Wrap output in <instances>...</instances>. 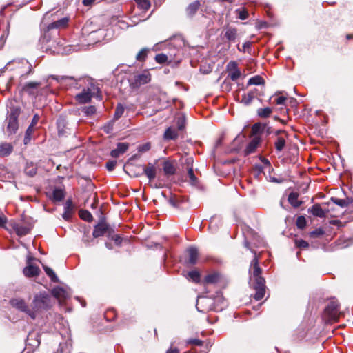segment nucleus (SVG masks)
Returning <instances> with one entry per match:
<instances>
[{
	"instance_id": "obj_1",
	"label": "nucleus",
	"mask_w": 353,
	"mask_h": 353,
	"mask_svg": "<svg viewBox=\"0 0 353 353\" xmlns=\"http://www.w3.org/2000/svg\"><path fill=\"white\" fill-rule=\"evenodd\" d=\"M252 266L253 269L252 279L253 288L256 291L254 296V299L259 301L264 297L265 292V279L261 276V269L259 266L258 259L254 257L252 261Z\"/></svg>"
},
{
	"instance_id": "obj_2",
	"label": "nucleus",
	"mask_w": 353,
	"mask_h": 353,
	"mask_svg": "<svg viewBox=\"0 0 353 353\" xmlns=\"http://www.w3.org/2000/svg\"><path fill=\"white\" fill-rule=\"evenodd\" d=\"M50 297L46 292L37 294L32 301L30 312L34 314V319L51 307Z\"/></svg>"
},
{
	"instance_id": "obj_3",
	"label": "nucleus",
	"mask_w": 353,
	"mask_h": 353,
	"mask_svg": "<svg viewBox=\"0 0 353 353\" xmlns=\"http://www.w3.org/2000/svg\"><path fill=\"white\" fill-rule=\"evenodd\" d=\"M21 114V108L17 106H13L10 108L6 119V132L8 135L15 134L19 128L18 118Z\"/></svg>"
},
{
	"instance_id": "obj_4",
	"label": "nucleus",
	"mask_w": 353,
	"mask_h": 353,
	"mask_svg": "<svg viewBox=\"0 0 353 353\" xmlns=\"http://www.w3.org/2000/svg\"><path fill=\"white\" fill-rule=\"evenodd\" d=\"M99 93V88L94 84L90 83L87 88L83 89L81 92L77 94L75 99L79 103H86L94 97L101 99V95Z\"/></svg>"
},
{
	"instance_id": "obj_5",
	"label": "nucleus",
	"mask_w": 353,
	"mask_h": 353,
	"mask_svg": "<svg viewBox=\"0 0 353 353\" xmlns=\"http://www.w3.org/2000/svg\"><path fill=\"white\" fill-rule=\"evenodd\" d=\"M341 313L339 312V303L334 299H331L324 310V316L329 322L336 321Z\"/></svg>"
},
{
	"instance_id": "obj_6",
	"label": "nucleus",
	"mask_w": 353,
	"mask_h": 353,
	"mask_svg": "<svg viewBox=\"0 0 353 353\" xmlns=\"http://www.w3.org/2000/svg\"><path fill=\"white\" fill-rule=\"evenodd\" d=\"M151 80V74L148 70H144L141 73L135 74L130 80V85L133 88H139L149 83Z\"/></svg>"
},
{
	"instance_id": "obj_7",
	"label": "nucleus",
	"mask_w": 353,
	"mask_h": 353,
	"mask_svg": "<svg viewBox=\"0 0 353 353\" xmlns=\"http://www.w3.org/2000/svg\"><path fill=\"white\" fill-rule=\"evenodd\" d=\"M10 303L13 307L26 313L31 319H34V314L30 312V307H28L23 299L20 298L12 299L10 301Z\"/></svg>"
},
{
	"instance_id": "obj_8",
	"label": "nucleus",
	"mask_w": 353,
	"mask_h": 353,
	"mask_svg": "<svg viewBox=\"0 0 353 353\" xmlns=\"http://www.w3.org/2000/svg\"><path fill=\"white\" fill-rule=\"evenodd\" d=\"M12 227L18 236H24L30 232L32 226L27 223H13Z\"/></svg>"
},
{
	"instance_id": "obj_9",
	"label": "nucleus",
	"mask_w": 353,
	"mask_h": 353,
	"mask_svg": "<svg viewBox=\"0 0 353 353\" xmlns=\"http://www.w3.org/2000/svg\"><path fill=\"white\" fill-rule=\"evenodd\" d=\"M227 71L228 72V77L233 81H236L241 76V72L235 61H230L228 63Z\"/></svg>"
},
{
	"instance_id": "obj_10",
	"label": "nucleus",
	"mask_w": 353,
	"mask_h": 353,
	"mask_svg": "<svg viewBox=\"0 0 353 353\" xmlns=\"http://www.w3.org/2000/svg\"><path fill=\"white\" fill-rule=\"evenodd\" d=\"M212 300L206 297H199L197 300L196 308L199 312L205 313L211 310Z\"/></svg>"
},
{
	"instance_id": "obj_11",
	"label": "nucleus",
	"mask_w": 353,
	"mask_h": 353,
	"mask_svg": "<svg viewBox=\"0 0 353 353\" xmlns=\"http://www.w3.org/2000/svg\"><path fill=\"white\" fill-rule=\"evenodd\" d=\"M276 139L274 143L275 148L277 151H282L285 145V139L287 134L283 131H277L276 132Z\"/></svg>"
},
{
	"instance_id": "obj_12",
	"label": "nucleus",
	"mask_w": 353,
	"mask_h": 353,
	"mask_svg": "<svg viewBox=\"0 0 353 353\" xmlns=\"http://www.w3.org/2000/svg\"><path fill=\"white\" fill-rule=\"evenodd\" d=\"M261 137L259 136L253 137L251 141L248 143L245 149L244 150L245 155H249L250 154L254 153L256 148L261 143Z\"/></svg>"
},
{
	"instance_id": "obj_13",
	"label": "nucleus",
	"mask_w": 353,
	"mask_h": 353,
	"mask_svg": "<svg viewBox=\"0 0 353 353\" xmlns=\"http://www.w3.org/2000/svg\"><path fill=\"white\" fill-rule=\"evenodd\" d=\"M51 78L56 80L61 85H72L76 84V79L71 76H51Z\"/></svg>"
},
{
	"instance_id": "obj_14",
	"label": "nucleus",
	"mask_w": 353,
	"mask_h": 353,
	"mask_svg": "<svg viewBox=\"0 0 353 353\" xmlns=\"http://www.w3.org/2000/svg\"><path fill=\"white\" fill-rule=\"evenodd\" d=\"M52 294L54 296L59 303L64 301L68 296V292L61 287H56L52 289Z\"/></svg>"
},
{
	"instance_id": "obj_15",
	"label": "nucleus",
	"mask_w": 353,
	"mask_h": 353,
	"mask_svg": "<svg viewBox=\"0 0 353 353\" xmlns=\"http://www.w3.org/2000/svg\"><path fill=\"white\" fill-rule=\"evenodd\" d=\"M108 225L104 222L99 223L97 224L93 230V236L95 238L102 236L107 232Z\"/></svg>"
},
{
	"instance_id": "obj_16",
	"label": "nucleus",
	"mask_w": 353,
	"mask_h": 353,
	"mask_svg": "<svg viewBox=\"0 0 353 353\" xmlns=\"http://www.w3.org/2000/svg\"><path fill=\"white\" fill-rule=\"evenodd\" d=\"M129 148V144L127 143H119L117 144V147L116 149L111 151V156L112 157L117 158L120 156V154H123L127 151Z\"/></svg>"
},
{
	"instance_id": "obj_17",
	"label": "nucleus",
	"mask_w": 353,
	"mask_h": 353,
	"mask_svg": "<svg viewBox=\"0 0 353 353\" xmlns=\"http://www.w3.org/2000/svg\"><path fill=\"white\" fill-rule=\"evenodd\" d=\"M201 3L199 1H194V2L190 3L185 9L186 14L189 17H192L199 9Z\"/></svg>"
},
{
	"instance_id": "obj_18",
	"label": "nucleus",
	"mask_w": 353,
	"mask_h": 353,
	"mask_svg": "<svg viewBox=\"0 0 353 353\" xmlns=\"http://www.w3.org/2000/svg\"><path fill=\"white\" fill-rule=\"evenodd\" d=\"M72 212V202L71 200H67L64 205V212L63 213L62 216L65 220L68 221L71 218Z\"/></svg>"
},
{
	"instance_id": "obj_19",
	"label": "nucleus",
	"mask_w": 353,
	"mask_h": 353,
	"mask_svg": "<svg viewBox=\"0 0 353 353\" xmlns=\"http://www.w3.org/2000/svg\"><path fill=\"white\" fill-rule=\"evenodd\" d=\"M187 252L189 255L188 263H189L190 265L196 264L197 262L198 256H199V252H198L197 249L196 248L191 247L187 250Z\"/></svg>"
},
{
	"instance_id": "obj_20",
	"label": "nucleus",
	"mask_w": 353,
	"mask_h": 353,
	"mask_svg": "<svg viewBox=\"0 0 353 353\" xmlns=\"http://www.w3.org/2000/svg\"><path fill=\"white\" fill-rule=\"evenodd\" d=\"M143 172L150 181H152L156 177V167L150 163L144 168Z\"/></svg>"
},
{
	"instance_id": "obj_21",
	"label": "nucleus",
	"mask_w": 353,
	"mask_h": 353,
	"mask_svg": "<svg viewBox=\"0 0 353 353\" xmlns=\"http://www.w3.org/2000/svg\"><path fill=\"white\" fill-rule=\"evenodd\" d=\"M39 272L40 270L39 268L32 265H28L23 269V274L27 277H33L37 276L39 275Z\"/></svg>"
},
{
	"instance_id": "obj_22",
	"label": "nucleus",
	"mask_w": 353,
	"mask_h": 353,
	"mask_svg": "<svg viewBox=\"0 0 353 353\" xmlns=\"http://www.w3.org/2000/svg\"><path fill=\"white\" fill-rule=\"evenodd\" d=\"M68 22V18H65V17L62 18L59 20H57L56 21H54V22L50 23L48 26V29L51 30V29H59V28H65L67 26Z\"/></svg>"
},
{
	"instance_id": "obj_23",
	"label": "nucleus",
	"mask_w": 353,
	"mask_h": 353,
	"mask_svg": "<svg viewBox=\"0 0 353 353\" xmlns=\"http://www.w3.org/2000/svg\"><path fill=\"white\" fill-rule=\"evenodd\" d=\"M310 212L314 216L323 218L325 216V211L321 208L319 204H315L309 209Z\"/></svg>"
},
{
	"instance_id": "obj_24",
	"label": "nucleus",
	"mask_w": 353,
	"mask_h": 353,
	"mask_svg": "<svg viewBox=\"0 0 353 353\" xmlns=\"http://www.w3.org/2000/svg\"><path fill=\"white\" fill-rule=\"evenodd\" d=\"M13 150V146L8 143L0 144V157H4L10 155Z\"/></svg>"
},
{
	"instance_id": "obj_25",
	"label": "nucleus",
	"mask_w": 353,
	"mask_h": 353,
	"mask_svg": "<svg viewBox=\"0 0 353 353\" xmlns=\"http://www.w3.org/2000/svg\"><path fill=\"white\" fill-rule=\"evenodd\" d=\"M58 132L59 135H63L66 132L65 128H67L68 122L64 117H59L57 122Z\"/></svg>"
},
{
	"instance_id": "obj_26",
	"label": "nucleus",
	"mask_w": 353,
	"mask_h": 353,
	"mask_svg": "<svg viewBox=\"0 0 353 353\" xmlns=\"http://www.w3.org/2000/svg\"><path fill=\"white\" fill-rule=\"evenodd\" d=\"M220 279V274L214 272L207 275L204 279V282L207 284H214L218 283Z\"/></svg>"
},
{
	"instance_id": "obj_27",
	"label": "nucleus",
	"mask_w": 353,
	"mask_h": 353,
	"mask_svg": "<svg viewBox=\"0 0 353 353\" xmlns=\"http://www.w3.org/2000/svg\"><path fill=\"white\" fill-rule=\"evenodd\" d=\"M288 201L294 208H298L301 204V201L299 200V194L296 192H291L289 194Z\"/></svg>"
},
{
	"instance_id": "obj_28",
	"label": "nucleus",
	"mask_w": 353,
	"mask_h": 353,
	"mask_svg": "<svg viewBox=\"0 0 353 353\" xmlns=\"http://www.w3.org/2000/svg\"><path fill=\"white\" fill-rule=\"evenodd\" d=\"M65 197L64 190L61 188H55L52 192V199L54 201H61Z\"/></svg>"
},
{
	"instance_id": "obj_29",
	"label": "nucleus",
	"mask_w": 353,
	"mask_h": 353,
	"mask_svg": "<svg viewBox=\"0 0 353 353\" xmlns=\"http://www.w3.org/2000/svg\"><path fill=\"white\" fill-rule=\"evenodd\" d=\"M256 91V89H254V90H252L247 94H244L242 96V99H241L242 103H243L245 105L250 104L252 101L253 99L255 97Z\"/></svg>"
},
{
	"instance_id": "obj_30",
	"label": "nucleus",
	"mask_w": 353,
	"mask_h": 353,
	"mask_svg": "<svg viewBox=\"0 0 353 353\" xmlns=\"http://www.w3.org/2000/svg\"><path fill=\"white\" fill-rule=\"evenodd\" d=\"M40 85L39 82H29L24 85L23 90L29 94H32V90L37 89Z\"/></svg>"
},
{
	"instance_id": "obj_31",
	"label": "nucleus",
	"mask_w": 353,
	"mask_h": 353,
	"mask_svg": "<svg viewBox=\"0 0 353 353\" xmlns=\"http://www.w3.org/2000/svg\"><path fill=\"white\" fill-rule=\"evenodd\" d=\"M237 37V30L235 28H228L225 32V37L230 41H235Z\"/></svg>"
},
{
	"instance_id": "obj_32",
	"label": "nucleus",
	"mask_w": 353,
	"mask_h": 353,
	"mask_svg": "<svg viewBox=\"0 0 353 353\" xmlns=\"http://www.w3.org/2000/svg\"><path fill=\"white\" fill-rule=\"evenodd\" d=\"M177 137L176 130L172 128H168L164 133V139L167 140L175 139Z\"/></svg>"
},
{
	"instance_id": "obj_33",
	"label": "nucleus",
	"mask_w": 353,
	"mask_h": 353,
	"mask_svg": "<svg viewBox=\"0 0 353 353\" xmlns=\"http://www.w3.org/2000/svg\"><path fill=\"white\" fill-rule=\"evenodd\" d=\"M265 128V125L263 124H261L260 123H256L253 125L252 128V134L254 137L259 136V134H261Z\"/></svg>"
},
{
	"instance_id": "obj_34",
	"label": "nucleus",
	"mask_w": 353,
	"mask_h": 353,
	"mask_svg": "<svg viewBox=\"0 0 353 353\" xmlns=\"http://www.w3.org/2000/svg\"><path fill=\"white\" fill-rule=\"evenodd\" d=\"M34 128L29 125L25 132V136H24V139H23V143L25 145H27L28 143H30V141L32 139V134L34 133Z\"/></svg>"
},
{
	"instance_id": "obj_35",
	"label": "nucleus",
	"mask_w": 353,
	"mask_h": 353,
	"mask_svg": "<svg viewBox=\"0 0 353 353\" xmlns=\"http://www.w3.org/2000/svg\"><path fill=\"white\" fill-rule=\"evenodd\" d=\"M43 270L46 274L50 278L52 282H58L59 279L54 271L49 267L43 265Z\"/></svg>"
},
{
	"instance_id": "obj_36",
	"label": "nucleus",
	"mask_w": 353,
	"mask_h": 353,
	"mask_svg": "<svg viewBox=\"0 0 353 353\" xmlns=\"http://www.w3.org/2000/svg\"><path fill=\"white\" fill-rule=\"evenodd\" d=\"M272 112V109L271 108L267 107L265 108H259L257 110L258 115L261 118H267L270 116Z\"/></svg>"
},
{
	"instance_id": "obj_37",
	"label": "nucleus",
	"mask_w": 353,
	"mask_h": 353,
	"mask_svg": "<svg viewBox=\"0 0 353 353\" xmlns=\"http://www.w3.org/2000/svg\"><path fill=\"white\" fill-rule=\"evenodd\" d=\"M50 43L48 45V47L50 48H54V49L51 50L53 53H63L64 51L60 48L62 46L60 41L57 42L53 41L50 42Z\"/></svg>"
},
{
	"instance_id": "obj_38",
	"label": "nucleus",
	"mask_w": 353,
	"mask_h": 353,
	"mask_svg": "<svg viewBox=\"0 0 353 353\" xmlns=\"http://www.w3.org/2000/svg\"><path fill=\"white\" fill-rule=\"evenodd\" d=\"M264 79L259 75L254 76L250 78L248 82V85H263Z\"/></svg>"
},
{
	"instance_id": "obj_39",
	"label": "nucleus",
	"mask_w": 353,
	"mask_h": 353,
	"mask_svg": "<svg viewBox=\"0 0 353 353\" xmlns=\"http://www.w3.org/2000/svg\"><path fill=\"white\" fill-rule=\"evenodd\" d=\"M79 216L81 219L88 221V222H90L92 221V219H93L92 215L88 210H81L79 211Z\"/></svg>"
},
{
	"instance_id": "obj_40",
	"label": "nucleus",
	"mask_w": 353,
	"mask_h": 353,
	"mask_svg": "<svg viewBox=\"0 0 353 353\" xmlns=\"http://www.w3.org/2000/svg\"><path fill=\"white\" fill-rule=\"evenodd\" d=\"M188 177L189 179V183L192 185H196L198 183V179L194 174L193 168H190L188 170Z\"/></svg>"
},
{
	"instance_id": "obj_41",
	"label": "nucleus",
	"mask_w": 353,
	"mask_h": 353,
	"mask_svg": "<svg viewBox=\"0 0 353 353\" xmlns=\"http://www.w3.org/2000/svg\"><path fill=\"white\" fill-rule=\"evenodd\" d=\"M163 170L166 174H173L175 172V168L170 162L165 161L163 164Z\"/></svg>"
},
{
	"instance_id": "obj_42",
	"label": "nucleus",
	"mask_w": 353,
	"mask_h": 353,
	"mask_svg": "<svg viewBox=\"0 0 353 353\" xmlns=\"http://www.w3.org/2000/svg\"><path fill=\"white\" fill-rule=\"evenodd\" d=\"M25 172L30 176H33L37 173V168L33 164H28L25 168Z\"/></svg>"
},
{
	"instance_id": "obj_43",
	"label": "nucleus",
	"mask_w": 353,
	"mask_h": 353,
	"mask_svg": "<svg viewBox=\"0 0 353 353\" xmlns=\"http://www.w3.org/2000/svg\"><path fill=\"white\" fill-rule=\"evenodd\" d=\"M188 278L195 283H199L200 281V274L196 270H192L188 273Z\"/></svg>"
},
{
	"instance_id": "obj_44",
	"label": "nucleus",
	"mask_w": 353,
	"mask_h": 353,
	"mask_svg": "<svg viewBox=\"0 0 353 353\" xmlns=\"http://www.w3.org/2000/svg\"><path fill=\"white\" fill-rule=\"evenodd\" d=\"M138 6L143 10H148L150 8V3L148 0H135Z\"/></svg>"
},
{
	"instance_id": "obj_45",
	"label": "nucleus",
	"mask_w": 353,
	"mask_h": 353,
	"mask_svg": "<svg viewBox=\"0 0 353 353\" xmlns=\"http://www.w3.org/2000/svg\"><path fill=\"white\" fill-rule=\"evenodd\" d=\"M124 110H125V108H124L123 105L121 104H118L116 108L115 112H114V119H119L123 114Z\"/></svg>"
},
{
	"instance_id": "obj_46",
	"label": "nucleus",
	"mask_w": 353,
	"mask_h": 353,
	"mask_svg": "<svg viewBox=\"0 0 353 353\" xmlns=\"http://www.w3.org/2000/svg\"><path fill=\"white\" fill-rule=\"evenodd\" d=\"M148 54V50L146 48H143L137 54L136 59L139 61H145Z\"/></svg>"
},
{
	"instance_id": "obj_47",
	"label": "nucleus",
	"mask_w": 353,
	"mask_h": 353,
	"mask_svg": "<svg viewBox=\"0 0 353 353\" xmlns=\"http://www.w3.org/2000/svg\"><path fill=\"white\" fill-rule=\"evenodd\" d=\"M306 219L304 216H300L296 219V226L300 229H303L306 225Z\"/></svg>"
},
{
	"instance_id": "obj_48",
	"label": "nucleus",
	"mask_w": 353,
	"mask_h": 353,
	"mask_svg": "<svg viewBox=\"0 0 353 353\" xmlns=\"http://www.w3.org/2000/svg\"><path fill=\"white\" fill-rule=\"evenodd\" d=\"M236 12L238 14V17L241 20H245L248 17V12L244 8L237 9Z\"/></svg>"
},
{
	"instance_id": "obj_49",
	"label": "nucleus",
	"mask_w": 353,
	"mask_h": 353,
	"mask_svg": "<svg viewBox=\"0 0 353 353\" xmlns=\"http://www.w3.org/2000/svg\"><path fill=\"white\" fill-rule=\"evenodd\" d=\"M331 201L335 204L341 206V207H346L348 205V202L345 199H337V198H332Z\"/></svg>"
},
{
	"instance_id": "obj_50",
	"label": "nucleus",
	"mask_w": 353,
	"mask_h": 353,
	"mask_svg": "<svg viewBox=\"0 0 353 353\" xmlns=\"http://www.w3.org/2000/svg\"><path fill=\"white\" fill-rule=\"evenodd\" d=\"M96 108L93 105H90L88 107H85L83 109V112L87 115V116H92L96 113Z\"/></svg>"
},
{
	"instance_id": "obj_51",
	"label": "nucleus",
	"mask_w": 353,
	"mask_h": 353,
	"mask_svg": "<svg viewBox=\"0 0 353 353\" xmlns=\"http://www.w3.org/2000/svg\"><path fill=\"white\" fill-rule=\"evenodd\" d=\"M155 60L159 63H164L168 60V57L164 54H159L155 57Z\"/></svg>"
},
{
	"instance_id": "obj_52",
	"label": "nucleus",
	"mask_w": 353,
	"mask_h": 353,
	"mask_svg": "<svg viewBox=\"0 0 353 353\" xmlns=\"http://www.w3.org/2000/svg\"><path fill=\"white\" fill-rule=\"evenodd\" d=\"M151 148V145L150 143H145L144 144L140 145L138 147V151L139 152H145L148 151Z\"/></svg>"
},
{
	"instance_id": "obj_53",
	"label": "nucleus",
	"mask_w": 353,
	"mask_h": 353,
	"mask_svg": "<svg viewBox=\"0 0 353 353\" xmlns=\"http://www.w3.org/2000/svg\"><path fill=\"white\" fill-rule=\"evenodd\" d=\"M177 125L179 130H183L185 126V118L183 116H180L177 118Z\"/></svg>"
},
{
	"instance_id": "obj_54",
	"label": "nucleus",
	"mask_w": 353,
	"mask_h": 353,
	"mask_svg": "<svg viewBox=\"0 0 353 353\" xmlns=\"http://www.w3.org/2000/svg\"><path fill=\"white\" fill-rule=\"evenodd\" d=\"M187 343L188 344H192V345H197V346H201L203 344V341L197 339H189L187 341Z\"/></svg>"
},
{
	"instance_id": "obj_55",
	"label": "nucleus",
	"mask_w": 353,
	"mask_h": 353,
	"mask_svg": "<svg viewBox=\"0 0 353 353\" xmlns=\"http://www.w3.org/2000/svg\"><path fill=\"white\" fill-rule=\"evenodd\" d=\"M296 244L298 247L303 248H306L309 246L308 243L304 240H297L296 241Z\"/></svg>"
},
{
	"instance_id": "obj_56",
	"label": "nucleus",
	"mask_w": 353,
	"mask_h": 353,
	"mask_svg": "<svg viewBox=\"0 0 353 353\" xmlns=\"http://www.w3.org/2000/svg\"><path fill=\"white\" fill-rule=\"evenodd\" d=\"M117 165L116 161H110L106 163V168L109 171H112Z\"/></svg>"
},
{
	"instance_id": "obj_57",
	"label": "nucleus",
	"mask_w": 353,
	"mask_h": 353,
	"mask_svg": "<svg viewBox=\"0 0 353 353\" xmlns=\"http://www.w3.org/2000/svg\"><path fill=\"white\" fill-rule=\"evenodd\" d=\"M39 120V116L37 114H35L32 119L30 126L34 128L35 125L38 123Z\"/></svg>"
},
{
	"instance_id": "obj_58",
	"label": "nucleus",
	"mask_w": 353,
	"mask_h": 353,
	"mask_svg": "<svg viewBox=\"0 0 353 353\" xmlns=\"http://www.w3.org/2000/svg\"><path fill=\"white\" fill-rule=\"evenodd\" d=\"M21 63L23 65H26L28 67V71L26 72V74H28L32 72V65L28 63V61L26 59L21 60Z\"/></svg>"
},
{
	"instance_id": "obj_59",
	"label": "nucleus",
	"mask_w": 353,
	"mask_h": 353,
	"mask_svg": "<svg viewBox=\"0 0 353 353\" xmlns=\"http://www.w3.org/2000/svg\"><path fill=\"white\" fill-rule=\"evenodd\" d=\"M286 101V97L283 96L279 97L276 100V104L278 105H283L285 103V101Z\"/></svg>"
},
{
	"instance_id": "obj_60",
	"label": "nucleus",
	"mask_w": 353,
	"mask_h": 353,
	"mask_svg": "<svg viewBox=\"0 0 353 353\" xmlns=\"http://www.w3.org/2000/svg\"><path fill=\"white\" fill-rule=\"evenodd\" d=\"M323 234V230L321 229H319V230L312 232L311 236H318L322 235Z\"/></svg>"
},
{
	"instance_id": "obj_61",
	"label": "nucleus",
	"mask_w": 353,
	"mask_h": 353,
	"mask_svg": "<svg viewBox=\"0 0 353 353\" xmlns=\"http://www.w3.org/2000/svg\"><path fill=\"white\" fill-rule=\"evenodd\" d=\"M7 222V219L5 216H0V227H4Z\"/></svg>"
},
{
	"instance_id": "obj_62",
	"label": "nucleus",
	"mask_w": 353,
	"mask_h": 353,
	"mask_svg": "<svg viewBox=\"0 0 353 353\" xmlns=\"http://www.w3.org/2000/svg\"><path fill=\"white\" fill-rule=\"evenodd\" d=\"M94 1V0H83L82 3L84 6H90Z\"/></svg>"
},
{
	"instance_id": "obj_63",
	"label": "nucleus",
	"mask_w": 353,
	"mask_h": 353,
	"mask_svg": "<svg viewBox=\"0 0 353 353\" xmlns=\"http://www.w3.org/2000/svg\"><path fill=\"white\" fill-rule=\"evenodd\" d=\"M166 353H179V351L177 348H170Z\"/></svg>"
},
{
	"instance_id": "obj_64",
	"label": "nucleus",
	"mask_w": 353,
	"mask_h": 353,
	"mask_svg": "<svg viewBox=\"0 0 353 353\" xmlns=\"http://www.w3.org/2000/svg\"><path fill=\"white\" fill-rule=\"evenodd\" d=\"M261 161L263 162V163L265 165H268L269 167H270V163L268 159H265V158H262L261 159Z\"/></svg>"
}]
</instances>
